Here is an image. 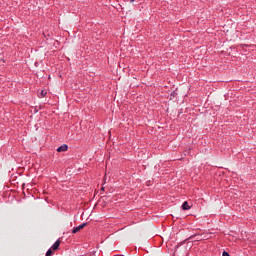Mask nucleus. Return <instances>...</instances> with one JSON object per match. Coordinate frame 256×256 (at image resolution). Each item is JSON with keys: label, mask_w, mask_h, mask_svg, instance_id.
I'll use <instances>...</instances> for the list:
<instances>
[{"label": "nucleus", "mask_w": 256, "mask_h": 256, "mask_svg": "<svg viewBox=\"0 0 256 256\" xmlns=\"http://www.w3.org/2000/svg\"><path fill=\"white\" fill-rule=\"evenodd\" d=\"M86 226H87V223H83L78 227H74L72 230V233H79V231H81V229H85Z\"/></svg>", "instance_id": "1"}, {"label": "nucleus", "mask_w": 256, "mask_h": 256, "mask_svg": "<svg viewBox=\"0 0 256 256\" xmlns=\"http://www.w3.org/2000/svg\"><path fill=\"white\" fill-rule=\"evenodd\" d=\"M53 255V250L49 249L47 252H46V256H52Z\"/></svg>", "instance_id": "6"}, {"label": "nucleus", "mask_w": 256, "mask_h": 256, "mask_svg": "<svg viewBox=\"0 0 256 256\" xmlns=\"http://www.w3.org/2000/svg\"><path fill=\"white\" fill-rule=\"evenodd\" d=\"M59 245H61V241L57 240L53 246H52V250L53 251H57L59 249Z\"/></svg>", "instance_id": "4"}, {"label": "nucleus", "mask_w": 256, "mask_h": 256, "mask_svg": "<svg viewBox=\"0 0 256 256\" xmlns=\"http://www.w3.org/2000/svg\"><path fill=\"white\" fill-rule=\"evenodd\" d=\"M222 256H231V255H229L228 252H225V251H224V252L222 253Z\"/></svg>", "instance_id": "7"}, {"label": "nucleus", "mask_w": 256, "mask_h": 256, "mask_svg": "<svg viewBox=\"0 0 256 256\" xmlns=\"http://www.w3.org/2000/svg\"><path fill=\"white\" fill-rule=\"evenodd\" d=\"M182 209H183V211H189V209H191V206H189V203L187 201H185L182 204Z\"/></svg>", "instance_id": "3"}, {"label": "nucleus", "mask_w": 256, "mask_h": 256, "mask_svg": "<svg viewBox=\"0 0 256 256\" xmlns=\"http://www.w3.org/2000/svg\"><path fill=\"white\" fill-rule=\"evenodd\" d=\"M67 149H69V146H67L66 144H63L62 146L57 148V152L58 153H63L65 151H67Z\"/></svg>", "instance_id": "2"}, {"label": "nucleus", "mask_w": 256, "mask_h": 256, "mask_svg": "<svg viewBox=\"0 0 256 256\" xmlns=\"http://www.w3.org/2000/svg\"><path fill=\"white\" fill-rule=\"evenodd\" d=\"M47 90H41L39 97H46Z\"/></svg>", "instance_id": "5"}, {"label": "nucleus", "mask_w": 256, "mask_h": 256, "mask_svg": "<svg viewBox=\"0 0 256 256\" xmlns=\"http://www.w3.org/2000/svg\"><path fill=\"white\" fill-rule=\"evenodd\" d=\"M135 0H130V3H133Z\"/></svg>", "instance_id": "8"}]
</instances>
